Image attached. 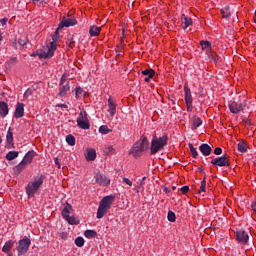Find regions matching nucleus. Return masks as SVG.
Returning <instances> with one entry per match:
<instances>
[{
    "label": "nucleus",
    "mask_w": 256,
    "mask_h": 256,
    "mask_svg": "<svg viewBox=\"0 0 256 256\" xmlns=\"http://www.w3.org/2000/svg\"><path fill=\"white\" fill-rule=\"evenodd\" d=\"M144 151H149V140L147 136H143L140 140L135 142L130 149L129 154L133 157H141Z\"/></svg>",
    "instance_id": "f257e3e1"
},
{
    "label": "nucleus",
    "mask_w": 256,
    "mask_h": 256,
    "mask_svg": "<svg viewBox=\"0 0 256 256\" xmlns=\"http://www.w3.org/2000/svg\"><path fill=\"white\" fill-rule=\"evenodd\" d=\"M45 181V175L39 174L38 176L34 177V181H31L26 186V194L28 197H35V193L39 191L41 185H43Z\"/></svg>",
    "instance_id": "f03ea898"
},
{
    "label": "nucleus",
    "mask_w": 256,
    "mask_h": 256,
    "mask_svg": "<svg viewBox=\"0 0 256 256\" xmlns=\"http://www.w3.org/2000/svg\"><path fill=\"white\" fill-rule=\"evenodd\" d=\"M113 201H115V197L111 195H108L102 198L96 214L97 219H103V217L107 215V211L111 209V205H113Z\"/></svg>",
    "instance_id": "7ed1b4c3"
},
{
    "label": "nucleus",
    "mask_w": 256,
    "mask_h": 256,
    "mask_svg": "<svg viewBox=\"0 0 256 256\" xmlns=\"http://www.w3.org/2000/svg\"><path fill=\"white\" fill-rule=\"evenodd\" d=\"M167 145V135L161 137H153L151 140L150 153L151 155H157L159 151H163Z\"/></svg>",
    "instance_id": "20e7f679"
},
{
    "label": "nucleus",
    "mask_w": 256,
    "mask_h": 256,
    "mask_svg": "<svg viewBox=\"0 0 256 256\" xmlns=\"http://www.w3.org/2000/svg\"><path fill=\"white\" fill-rule=\"evenodd\" d=\"M52 42H50V45L48 49L40 52L38 56L40 59H51L53 55H55V51H57V41H59V36L58 35H52Z\"/></svg>",
    "instance_id": "39448f33"
},
{
    "label": "nucleus",
    "mask_w": 256,
    "mask_h": 256,
    "mask_svg": "<svg viewBox=\"0 0 256 256\" xmlns=\"http://www.w3.org/2000/svg\"><path fill=\"white\" fill-rule=\"evenodd\" d=\"M29 247H31V239H29L27 236H24L23 239L18 241V246L16 247L18 256L25 255L27 251H29Z\"/></svg>",
    "instance_id": "423d86ee"
},
{
    "label": "nucleus",
    "mask_w": 256,
    "mask_h": 256,
    "mask_svg": "<svg viewBox=\"0 0 256 256\" xmlns=\"http://www.w3.org/2000/svg\"><path fill=\"white\" fill-rule=\"evenodd\" d=\"M184 100L187 107V112L191 113L193 111V95L191 94V88L187 85V83L184 84Z\"/></svg>",
    "instance_id": "0eeeda50"
},
{
    "label": "nucleus",
    "mask_w": 256,
    "mask_h": 256,
    "mask_svg": "<svg viewBox=\"0 0 256 256\" xmlns=\"http://www.w3.org/2000/svg\"><path fill=\"white\" fill-rule=\"evenodd\" d=\"M77 126L79 129H90L91 124L89 123V118H87V112L86 111H81L77 117Z\"/></svg>",
    "instance_id": "6e6552de"
},
{
    "label": "nucleus",
    "mask_w": 256,
    "mask_h": 256,
    "mask_svg": "<svg viewBox=\"0 0 256 256\" xmlns=\"http://www.w3.org/2000/svg\"><path fill=\"white\" fill-rule=\"evenodd\" d=\"M73 211V206L71 204H67L62 210V217L69 223V225H77V221L75 217L70 216Z\"/></svg>",
    "instance_id": "1a4fd4ad"
},
{
    "label": "nucleus",
    "mask_w": 256,
    "mask_h": 256,
    "mask_svg": "<svg viewBox=\"0 0 256 256\" xmlns=\"http://www.w3.org/2000/svg\"><path fill=\"white\" fill-rule=\"evenodd\" d=\"M211 164L214 165V167H229L231 162L229 158H227V155H222L218 158H213Z\"/></svg>",
    "instance_id": "9d476101"
},
{
    "label": "nucleus",
    "mask_w": 256,
    "mask_h": 256,
    "mask_svg": "<svg viewBox=\"0 0 256 256\" xmlns=\"http://www.w3.org/2000/svg\"><path fill=\"white\" fill-rule=\"evenodd\" d=\"M94 179L95 183H97V185H100V187H108V185H111V179H109V177H107L103 173H96L94 175Z\"/></svg>",
    "instance_id": "9b49d317"
},
{
    "label": "nucleus",
    "mask_w": 256,
    "mask_h": 256,
    "mask_svg": "<svg viewBox=\"0 0 256 256\" xmlns=\"http://www.w3.org/2000/svg\"><path fill=\"white\" fill-rule=\"evenodd\" d=\"M77 24V19L73 16H65L62 18L58 25V29H64V27H75Z\"/></svg>",
    "instance_id": "f8f14e48"
},
{
    "label": "nucleus",
    "mask_w": 256,
    "mask_h": 256,
    "mask_svg": "<svg viewBox=\"0 0 256 256\" xmlns=\"http://www.w3.org/2000/svg\"><path fill=\"white\" fill-rule=\"evenodd\" d=\"M245 107H247V102L244 101L242 103L232 101L229 105V109L234 115L241 113V111H245Z\"/></svg>",
    "instance_id": "ddd939ff"
},
{
    "label": "nucleus",
    "mask_w": 256,
    "mask_h": 256,
    "mask_svg": "<svg viewBox=\"0 0 256 256\" xmlns=\"http://www.w3.org/2000/svg\"><path fill=\"white\" fill-rule=\"evenodd\" d=\"M236 239L241 245H247L249 241V234L245 230H239L236 232Z\"/></svg>",
    "instance_id": "4468645a"
},
{
    "label": "nucleus",
    "mask_w": 256,
    "mask_h": 256,
    "mask_svg": "<svg viewBox=\"0 0 256 256\" xmlns=\"http://www.w3.org/2000/svg\"><path fill=\"white\" fill-rule=\"evenodd\" d=\"M25 115V104L24 103H17L16 109L14 112V117L16 119H21Z\"/></svg>",
    "instance_id": "2eb2a0df"
},
{
    "label": "nucleus",
    "mask_w": 256,
    "mask_h": 256,
    "mask_svg": "<svg viewBox=\"0 0 256 256\" xmlns=\"http://www.w3.org/2000/svg\"><path fill=\"white\" fill-rule=\"evenodd\" d=\"M108 113H110L111 117H115V113H117V104L114 103L111 97L108 99Z\"/></svg>",
    "instance_id": "dca6fc26"
},
{
    "label": "nucleus",
    "mask_w": 256,
    "mask_h": 256,
    "mask_svg": "<svg viewBox=\"0 0 256 256\" xmlns=\"http://www.w3.org/2000/svg\"><path fill=\"white\" fill-rule=\"evenodd\" d=\"M142 75H144V81L145 83H149V81H151V79H153L154 75H155V70L153 69H145L142 71Z\"/></svg>",
    "instance_id": "f3484780"
},
{
    "label": "nucleus",
    "mask_w": 256,
    "mask_h": 256,
    "mask_svg": "<svg viewBox=\"0 0 256 256\" xmlns=\"http://www.w3.org/2000/svg\"><path fill=\"white\" fill-rule=\"evenodd\" d=\"M14 244L15 242L11 240L7 241L2 248L3 253H6V255L8 256H13V252H11V249H13Z\"/></svg>",
    "instance_id": "a211bd4d"
},
{
    "label": "nucleus",
    "mask_w": 256,
    "mask_h": 256,
    "mask_svg": "<svg viewBox=\"0 0 256 256\" xmlns=\"http://www.w3.org/2000/svg\"><path fill=\"white\" fill-rule=\"evenodd\" d=\"M199 151L202 153V155H204V157H209V155H211L212 149L209 144L204 143L199 146Z\"/></svg>",
    "instance_id": "6ab92c4d"
},
{
    "label": "nucleus",
    "mask_w": 256,
    "mask_h": 256,
    "mask_svg": "<svg viewBox=\"0 0 256 256\" xmlns=\"http://www.w3.org/2000/svg\"><path fill=\"white\" fill-rule=\"evenodd\" d=\"M9 115V105L6 102H0V117L5 118Z\"/></svg>",
    "instance_id": "aec40b11"
},
{
    "label": "nucleus",
    "mask_w": 256,
    "mask_h": 256,
    "mask_svg": "<svg viewBox=\"0 0 256 256\" xmlns=\"http://www.w3.org/2000/svg\"><path fill=\"white\" fill-rule=\"evenodd\" d=\"M35 155H37V153L34 150L28 151L22 161H24L26 165H30V163H33V157H35Z\"/></svg>",
    "instance_id": "412c9836"
},
{
    "label": "nucleus",
    "mask_w": 256,
    "mask_h": 256,
    "mask_svg": "<svg viewBox=\"0 0 256 256\" xmlns=\"http://www.w3.org/2000/svg\"><path fill=\"white\" fill-rule=\"evenodd\" d=\"M70 89H71V86L69 85V82H67L65 85L59 88L58 97H66Z\"/></svg>",
    "instance_id": "4be33fe9"
},
{
    "label": "nucleus",
    "mask_w": 256,
    "mask_h": 256,
    "mask_svg": "<svg viewBox=\"0 0 256 256\" xmlns=\"http://www.w3.org/2000/svg\"><path fill=\"white\" fill-rule=\"evenodd\" d=\"M28 164H26L23 160L18 164L16 165L14 168H13V171H14V174L16 175H21V173L23 172V170L27 167Z\"/></svg>",
    "instance_id": "5701e85b"
},
{
    "label": "nucleus",
    "mask_w": 256,
    "mask_h": 256,
    "mask_svg": "<svg viewBox=\"0 0 256 256\" xmlns=\"http://www.w3.org/2000/svg\"><path fill=\"white\" fill-rule=\"evenodd\" d=\"M95 159H97V152L93 148H88L87 154H86V160L95 161Z\"/></svg>",
    "instance_id": "b1692460"
},
{
    "label": "nucleus",
    "mask_w": 256,
    "mask_h": 256,
    "mask_svg": "<svg viewBox=\"0 0 256 256\" xmlns=\"http://www.w3.org/2000/svg\"><path fill=\"white\" fill-rule=\"evenodd\" d=\"M191 25H193V20L185 14H182V29H187V27Z\"/></svg>",
    "instance_id": "393cba45"
},
{
    "label": "nucleus",
    "mask_w": 256,
    "mask_h": 256,
    "mask_svg": "<svg viewBox=\"0 0 256 256\" xmlns=\"http://www.w3.org/2000/svg\"><path fill=\"white\" fill-rule=\"evenodd\" d=\"M202 125H203V121H201V118H199L198 116H193L191 129L195 131L197 127H201Z\"/></svg>",
    "instance_id": "a878e982"
},
{
    "label": "nucleus",
    "mask_w": 256,
    "mask_h": 256,
    "mask_svg": "<svg viewBox=\"0 0 256 256\" xmlns=\"http://www.w3.org/2000/svg\"><path fill=\"white\" fill-rule=\"evenodd\" d=\"M220 13L223 19H231V8L229 6H225L220 10Z\"/></svg>",
    "instance_id": "bb28decb"
},
{
    "label": "nucleus",
    "mask_w": 256,
    "mask_h": 256,
    "mask_svg": "<svg viewBox=\"0 0 256 256\" xmlns=\"http://www.w3.org/2000/svg\"><path fill=\"white\" fill-rule=\"evenodd\" d=\"M90 37H97L99 33H101V27L98 26H90Z\"/></svg>",
    "instance_id": "cd10ccee"
},
{
    "label": "nucleus",
    "mask_w": 256,
    "mask_h": 256,
    "mask_svg": "<svg viewBox=\"0 0 256 256\" xmlns=\"http://www.w3.org/2000/svg\"><path fill=\"white\" fill-rule=\"evenodd\" d=\"M17 157H19V152L18 151H9L6 154L7 161H13V159H17Z\"/></svg>",
    "instance_id": "c85d7f7f"
},
{
    "label": "nucleus",
    "mask_w": 256,
    "mask_h": 256,
    "mask_svg": "<svg viewBox=\"0 0 256 256\" xmlns=\"http://www.w3.org/2000/svg\"><path fill=\"white\" fill-rule=\"evenodd\" d=\"M188 147L191 151V155L193 159H197V157H199V152H197V149L191 143L188 144Z\"/></svg>",
    "instance_id": "c756f323"
},
{
    "label": "nucleus",
    "mask_w": 256,
    "mask_h": 256,
    "mask_svg": "<svg viewBox=\"0 0 256 256\" xmlns=\"http://www.w3.org/2000/svg\"><path fill=\"white\" fill-rule=\"evenodd\" d=\"M85 237H87V239H93L95 237H97V232L95 230H86L84 232Z\"/></svg>",
    "instance_id": "7c9ffc66"
},
{
    "label": "nucleus",
    "mask_w": 256,
    "mask_h": 256,
    "mask_svg": "<svg viewBox=\"0 0 256 256\" xmlns=\"http://www.w3.org/2000/svg\"><path fill=\"white\" fill-rule=\"evenodd\" d=\"M208 57L212 59L214 63H217V61H219V56H217V53H215V51L213 50L208 51Z\"/></svg>",
    "instance_id": "2f4dec72"
},
{
    "label": "nucleus",
    "mask_w": 256,
    "mask_h": 256,
    "mask_svg": "<svg viewBox=\"0 0 256 256\" xmlns=\"http://www.w3.org/2000/svg\"><path fill=\"white\" fill-rule=\"evenodd\" d=\"M99 133H101L102 135H107V134L111 133V129H109V127H107V125H102L99 127Z\"/></svg>",
    "instance_id": "473e14b6"
},
{
    "label": "nucleus",
    "mask_w": 256,
    "mask_h": 256,
    "mask_svg": "<svg viewBox=\"0 0 256 256\" xmlns=\"http://www.w3.org/2000/svg\"><path fill=\"white\" fill-rule=\"evenodd\" d=\"M6 139L8 145H13V132L11 131V128H9L7 131Z\"/></svg>",
    "instance_id": "72a5a7b5"
},
{
    "label": "nucleus",
    "mask_w": 256,
    "mask_h": 256,
    "mask_svg": "<svg viewBox=\"0 0 256 256\" xmlns=\"http://www.w3.org/2000/svg\"><path fill=\"white\" fill-rule=\"evenodd\" d=\"M200 45L204 51H205V49H208L209 51H211V43L209 41L202 40V41H200Z\"/></svg>",
    "instance_id": "f704fd0d"
},
{
    "label": "nucleus",
    "mask_w": 256,
    "mask_h": 256,
    "mask_svg": "<svg viewBox=\"0 0 256 256\" xmlns=\"http://www.w3.org/2000/svg\"><path fill=\"white\" fill-rule=\"evenodd\" d=\"M105 155H115V148L113 146L109 145L104 148Z\"/></svg>",
    "instance_id": "c9c22d12"
},
{
    "label": "nucleus",
    "mask_w": 256,
    "mask_h": 256,
    "mask_svg": "<svg viewBox=\"0 0 256 256\" xmlns=\"http://www.w3.org/2000/svg\"><path fill=\"white\" fill-rule=\"evenodd\" d=\"M238 151H240V153H246L247 152V144L245 142H239L238 143Z\"/></svg>",
    "instance_id": "e433bc0d"
},
{
    "label": "nucleus",
    "mask_w": 256,
    "mask_h": 256,
    "mask_svg": "<svg viewBox=\"0 0 256 256\" xmlns=\"http://www.w3.org/2000/svg\"><path fill=\"white\" fill-rule=\"evenodd\" d=\"M168 221H170V223H175L177 216L175 215V212L173 211H168V216H167Z\"/></svg>",
    "instance_id": "4c0bfd02"
},
{
    "label": "nucleus",
    "mask_w": 256,
    "mask_h": 256,
    "mask_svg": "<svg viewBox=\"0 0 256 256\" xmlns=\"http://www.w3.org/2000/svg\"><path fill=\"white\" fill-rule=\"evenodd\" d=\"M66 142L68 143V145H70L71 147H73L75 145V136L73 135H67L66 136Z\"/></svg>",
    "instance_id": "58836bf2"
},
{
    "label": "nucleus",
    "mask_w": 256,
    "mask_h": 256,
    "mask_svg": "<svg viewBox=\"0 0 256 256\" xmlns=\"http://www.w3.org/2000/svg\"><path fill=\"white\" fill-rule=\"evenodd\" d=\"M75 245L76 247H83L85 245V239L83 237L79 236L75 239Z\"/></svg>",
    "instance_id": "ea45409f"
},
{
    "label": "nucleus",
    "mask_w": 256,
    "mask_h": 256,
    "mask_svg": "<svg viewBox=\"0 0 256 256\" xmlns=\"http://www.w3.org/2000/svg\"><path fill=\"white\" fill-rule=\"evenodd\" d=\"M74 91H75V97H76V99H79V97H80L81 95H83V88H81V86H77V87L74 89Z\"/></svg>",
    "instance_id": "a19ab883"
},
{
    "label": "nucleus",
    "mask_w": 256,
    "mask_h": 256,
    "mask_svg": "<svg viewBox=\"0 0 256 256\" xmlns=\"http://www.w3.org/2000/svg\"><path fill=\"white\" fill-rule=\"evenodd\" d=\"M206 187H207V181L206 180H202L201 181L200 190H198V193L199 194L205 193Z\"/></svg>",
    "instance_id": "79ce46f5"
},
{
    "label": "nucleus",
    "mask_w": 256,
    "mask_h": 256,
    "mask_svg": "<svg viewBox=\"0 0 256 256\" xmlns=\"http://www.w3.org/2000/svg\"><path fill=\"white\" fill-rule=\"evenodd\" d=\"M65 81H67V74H63L62 77L60 78V82H59L60 87L65 85Z\"/></svg>",
    "instance_id": "37998d69"
},
{
    "label": "nucleus",
    "mask_w": 256,
    "mask_h": 256,
    "mask_svg": "<svg viewBox=\"0 0 256 256\" xmlns=\"http://www.w3.org/2000/svg\"><path fill=\"white\" fill-rule=\"evenodd\" d=\"M33 91L34 90L32 88H28L24 93L25 99H27V97H29L30 95H33Z\"/></svg>",
    "instance_id": "c03bdc74"
},
{
    "label": "nucleus",
    "mask_w": 256,
    "mask_h": 256,
    "mask_svg": "<svg viewBox=\"0 0 256 256\" xmlns=\"http://www.w3.org/2000/svg\"><path fill=\"white\" fill-rule=\"evenodd\" d=\"M34 5H41V3H47V0H31Z\"/></svg>",
    "instance_id": "a18cd8bd"
},
{
    "label": "nucleus",
    "mask_w": 256,
    "mask_h": 256,
    "mask_svg": "<svg viewBox=\"0 0 256 256\" xmlns=\"http://www.w3.org/2000/svg\"><path fill=\"white\" fill-rule=\"evenodd\" d=\"M123 183H125L126 185H129V187L133 185V182H131V180H129V178H126V177H123Z\"/></svg>",
    "instance_id": "49530a36"
},
{
    "label": "nucleus",
    "mask_w": 256,
    "mask_h": 256,
    "mask_svg": "<svg viewBox=\"0 0 256 256\" xmlns=\"http://www.w3.org/2000/svg\"><path fill=\"white\" fill-rule=\"evenodd\" d=\"M180 191H182L183 195H186V193H189V186L181 187Z\"/></svg>",
    "instance_id": "de8ad7c7"
},
{
    "label": "nucleus",
    "mask_w": 256,
    "mask_h": 256,
    "mask_svg": "<svg viewBox=\"0 0 256 256\" xmlns=\"http://www.w3.org/2000/svg\"><path fill=\"white\" fill-rule=\"evenodd\" d=\"M221 153H223V149L220 147L214 149V155H221Z\"/></svg>",
    "instance_id": "09e8293b"
},
{
    "label": "nucleus",
    "mask_w": 256,
    "mask_h": 256,
    "mask_svg": "<svg viewBox=\"0 0 256 256\" xmlns=\"http://www.w3.org/2000/svg\"><path fill=\"white\" fill-rule=\"evenodd\" d=\"M18 43L21 47H24V45H27V41L25 39H19Z\"/></svg>",
    "instance_id": "8fccbe9b"
},
{
    "label": "nucleus",
    "mask_w": 256,
    "mask_h": 256,
    "mask_svg": "<svg viewBox=\"0 0 256 256\" xmlns=\"http://www.w3.org/2000/svg\"><path fill=\"white\" fill-rule=\"evenodd\" d=\"M7 21H9V19H7V18H2V19H0V23H1V25H3V26L7 25Z\"/></svg>",
    "instance_id": "3c124183"
},
{
    "label": "nucleus",
    "mask_w": 256,
    "mask_h": 256,
    "mask_svg": "<svg viewBox=\"0 0 256 256\" xmlns=\"http://www.w3.org/2000/svg\"><path fill=\"white\" fill-rule=\"evenodd\" d=\"M55 165H57L58 169H61V164L59 163V158L54 159Z\"/></svg>",
    "instance_id": "603ef678"
},
{
    "label": "nucleus",
    "mask_w": 256,
    "mask_h": 256,
    "mask_svg": "<svg viewBox=\"0 0 256 256\" xmlns=\"http://www.w3.org/2000/svg\"><path fill=\"white\" fill-rule=\"evenodd\" d=\"M145 179H147V177H145V176L141 179L138 189H141V186H143V184L145 183Z\"/></svg>",
    "instance_id": "864d4df0"
},
{
    "label": "nucleus",
    "mask_w": 256,
    "mask_h": 256,
    "mask_svg": "<svg viewBox=\"0 0 256 256\" xmlns=\"http://www.w3.org/2000/svg\"><path fill=\"white\" fill-rule=\"evenodd\" d=\"M57 107H60L61 109H68L69 106H67V104H58Z\"/></svg>",
    "instance_id": "5fc2aeb1"
},
{
    "label": "nucleus",
    "mask_w": 256,
    "mask_h": 256,
    "mask_svg": "<svg viewBox=\"0 0 256 256\" xmlns=\"http://www.w3.org/2000/svg\"><path fill=\"white\" fill-rule=\"evenodd\" d=\"M251 208L254 211V213H256V203L255 202H252Z\"/></svg>",
    "instance_id": "6e6d98bb"
},
{
    "label": "nucleus",
    "mask_w": 256,
    "mask_h": 256,
    "mask_svg": "<svg viewBox=\"0 0 256 256\" xmlns=\"http://www.w3.org/2000/svg\"><path fill=\"white\" fill-rule=\"evenodd\" d=\"M163 191H164V193H171V190H169V188H167V187H165V188L163 189Z\"/></svg>",
    "instance_id": "4d7b16f0"
},
{
    "label": "nucleus",
    "mask_w": 256,
    "mask_h": 256,
    "mask_svg": "<svg viewBox=\"0 0 256 256\" xmlns=\"http://www.w3.org/2000/svg\"><path fill=\"white\" fill-rule=\"evenodd\" d=\"M59 31H61V29H59V27L56 29L55 34L54 35H58L59 36Z\"/></svg>",
    "instance_id": "13d9d810"
},
{
    "label": "nucleus",
    "mask_w": 256,
    "mask_h": 256,
    "mask_svg": "<svg viewBox=\"0 0 256 256\" xmlns=\"http://www.w3.org/2000/svg\"><path fill=\"white\" fill-rule=\"evenodd\" d=\"M10 61L11 63H17V58H12Z\"/></svg>",
    "instance_id": "bf43d9fd"
},
{
    "label": "nucleus",
    "mask_w": 256,
    "mask_h": 256,
    "mask_svg": "<svg viewBox=\"0 0 256 256\" xmlns=\"http://www.w3.org/2000/svg\"><path fill=\"white\" fill-rule=\"evenodd\" d=\"M198 171H199L200 173H205V171H203V168H198Z\"/></svg>",
    "instance_id": "052dcab7"
},
{
    "label": "nucleus",
    "mask_w": 256,
    "mask_h": 256,
    "mask_svg": "<svg viewBox=\"0 0 256 256\" xmlns=\"http://www.w3.org/2000/svg\"><path fill=\"white\" fill-rule=\"evenodd\" d=\"M69 46H70V47H73V41H70V42H69Z\"/></svg>",
    "instance_id": "680f3d73"
},
{
    "label": "nucleus",
    "mask_w": 256,
    "mask_h": 256,
    "mask_svg": "<svg viewBox=\"0 0 256 256\" xmlns=\"http://www.w3.org/2000/svg\"><path fill=\"white\" fill-rule=\"evenodd\" d=\"M177 189V186H172V190L175 191Z\"/></svg>",
    "instance_id": "e2e57ef3"
},
{
    "label": "nucleus",
    "mask_w": 256,
    "mask_h": 256,
    "mask_svg": "<svg viewBox=\"0 0 256 256\" xmlns=\"http://www.w3.org/2000/svg\"><path fill=\"white\" fill-rule=\"evenodd\" d=\"M207 179V175L204 174V178H203V181H205Z\"/></svg>",
    "instance_id": "0e129e2a"
},
{
    "label": "nucleus",
    "mask_w": 256,
    "mask_h": 256,
    "mask_svg": "<svg viewBox=\"0 0 256 256\" xmlns=\"http://www.w3.org/2000/svg\"><path fill=\"white\" fill-rule=\"evenodd\" d=\"M0 41H3V36H1V34H0Z\"/></svg>",
    "instance_id": "69168bd1"
},
{
    "label": "nucleus",
    "mask_w": 256,
    "mask_h": 256,
    "mask_svg": "<svg viewBox=\"0 0 256 256\" xmlns=\"http://www.w3.org/2000/svg\"><path fill=\"white\" fill-rule=\"evenodd\" d=\"M1 141H2V140H1V137H0V143H1Z\"/></svg>",
    "instance_id": "338daca9"
}]
</instances>
